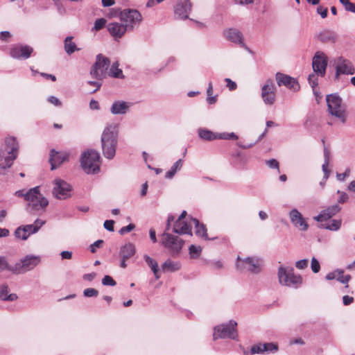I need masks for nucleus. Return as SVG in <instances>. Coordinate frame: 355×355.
<instances>
[{"mask_svg":"<svg viewBox=\"0 0 355 355\" xmlns=\"http://www.w3.org/2000/svg\"><path fill=\"white\" fill-rule=\"evenodd\" d=\"M117 127L110 125L106 127L103 132L101 144L103 155L107 159H112L116 153L117 144Z\"/></svg>","mask_w":355,"mask_h":355,"instance_id":"f257e3e1","label":"nucleus"},{"mask_svg":"<svg viewBox=\"0 0 355 355\" xmlns=\"http://www.w3.org/2000/svg\"><path fill=\"white\" fill-rule=\"evenodd\" d=\"M26 200L28 202L27 209L30 212L42 211L49 205L48 200L40 192L37 187L26 192Z\"/></svg>","mask_w":355,"mask_h":355,"instance_id":"f03ea898","label":"nucleus"},{"mask_svg":"<svg viewBox=\"0 0 355 355\" xmlns=\"http://www.w3.org/2000/svg\"><path fill=\"white\" fill-rule=\"evenodd\" d=\"M263 261L262 259L258 257H248L241 259L238 256L236 267L241 272H248L252 274L257 275L262 270Z\"/></svg>","mask_w":355,"mask_h":355,"instance_id":"7ed1b4c3","label":"nucleus"},{"mask_svg":"<svg viewBox=\"0 0 355 355\" xmlns=\"http://www.w3.org/2000/svg\"><path fill=\"white\" fill-rule=\"evenodd\" d=\"M277 276L279 284L285 286L297 288L302 284V277L300 275H295L293 268L279 266Z\"/></svg>","mask_w":355,"mask_h":355,"instance_id":"20e7f679","label":"nucleus"},{"mask_svg":"<svg viewBox=\"0 0 355 355\" xmlns=\"http://www.w3.org/2000/svg\"><path fill=\"white\" fill-rule=\"evenodd\" d=\"M326 101L329 112L340 120L343 123L346 122V112L342 107V98L338 94H331L327 96Z\"/></svg>","mask_w":355,"mask_h":355,"instance_id":"39448f33","label":"nucleus"},{"mask_svg":"<svg viewBox=\"0 0 355 355\" xmlns=\"http://www.w3.org/2000/svg\"><path fill=\"white\" fill-rule=\"evenodd\" d=\"M100 155L93 150L85 152L80 159L81 166L85 173H95L99 171Z\"/></svg>","mask_w":355,"mask_h":355,"instance_id":"423d86ee","label":"nucleus"},{"mask_svg":"<svg viewBox=\"0 0 355 355\" xmlns=\"http://www.w3.org/2000/svg\"><path fill=\"white\" fill-rule=\"evenodd\" d=\"M110 64L109 58L98 54L96 56V60L91 69V75L98 80H102L107 77V69Z\"/></svg>","mask_w":355,"mask_h":355,"instance_id":"0eeeda50","label":"nucleus"},{"mask_svg":"<svg viewBox=\"0 0 355 355\" xmlns=\"http://www.w3.org/2000/svg\"><path fill=\"white\" fill-rule=\"evenodd\" d=\"M44 224V220L37 219L33 224L21 225L15 230V236L19 239L26 240L31 234L37 232Z\"/></svg>","mask_w":355,"mask_h":355,"instance_id":"6e6552de","label":"nucleus"},{"mask_svg":"<svg viewBox=\"0 0 355 355\" xmlns=\"http://www.w3.org/2000/svg\"><path fill=\"white\" fill-rule=\"evenodd\" d=\"M327 66V57L321 51H317L312 61V67L314 73L322 77L326 73V68Z\"/></svg>","mask_w":355,"mask_h":355,"instance_id":"1a4fd4ad","label":"nucleus"},{"mask_svg":"<svg viewBox=\"0 0 355 355\" xmlns=\"http://www.w3.org/2000/svg\"><path fill=\"white\" fill-rule=\"evenodd\" d=\"M355 73V68L352 62L343 57L336 60L335 80H338L341 74L353 75Z\"/></svg>","mask_w":355,"mask_h":355,"instance_id":"9d476101","label":"nucleus"},{"mask_svg":"<svg viewBox=\"0 0 355 355\" xmlns=\"http://www.w3.org/2000/svg\"><path fill=\"white\" fill-rule=\"evenodd\" d=\"M40 262V259L37 257L27 256L20 262L12 266V272L14 273H23L35 268Z\"/></svg>","mask_w":355,"mask_h":355,"instance_id":"9b49d317","label":"nucleus"},{"mask_svg":"<svg viewBox=\"0 0 355 355\" xmlns=\"http://www.w3.org/2000/svg\"><path fill=\"white\" fill-rule=\"evenodd\" d=\"M261 98L266 105H272L275 101V88L273 80L268 79L261 87Z\"/></svg>","mask_w":355,"mask_h":355,"instance_id":"f8f14e48","label":"nucleus"},{"mask_svg":"<svg viewBox=\"0 0 355 355\" xmlns=\"http://www.w3.org/2000/svg\"><path fill=\"white\" fill-rule=\"evenodd\" d=\"M275 80L278 86H285L293 92H297L300 88V84L297 79L288 75L277 72L275 74Z\"/></svg>","mask_w":355,"mask_h":355,"instance_id":"ddd939ff","label":"nucleus"},{"mask_svg":"<svg viewBox=\"0 0 355 355\" xmlns=\"http://www.w3.org/2000/svg\"><path fill=\"white\" fill-rule=\"evenodd\" d=\"M54 184L53 194L56 198L66 199L70 196L71 187L67 182L60 179H56L54 181Z\"/></svg>","mask_w":355,"mask_h":355,"instance_id":"4468645a","label":"nucleus"},{"mask_svg":"<svg viewBox=\"0 0 355 355\" xmlns=\"http://www.w3.org/2000/svg\"><path fill=\"white\" fill-rule=\"evenodd\" d=\"M120 18L126 23L127 26H130L132 28L141 21V15L136 10H124L121 12Z\"/></svg>","mask_w":355,"mask_h":355,"instance_id":"2eb2a0df","label":"nucleus"},{"mask_svg":"<svg viewBox=\"0 0 355 355\" xmlns=\"http://www.w3.org/2000/svg\"><path fill=\"white\" fill-rule=\"evenodd\" d=\"M32 47L27 45H15L10 50V55L15 59H27L33 53Z\"/></svg>","mask_w":355,"mask_h":355,"instance_id":"dca6fc26","label":"nucleus"},{"mask_svg":"<svg viewBox=\"0 0 355 355\" xmlns=\"http://www.w3.org/2000/svg\"><path fill=\"white\" fill-rule=\"evenodd\" d=\"M289 218L292 224L302 231H306L309 225L302 214L297 209H293L289 212Z\"/></svg>","mask_w":355,"mask_h":355,"instance_id":"f3484780","label":"nucleus"},{"mask_svg":"<svg viewBox=\"0 0 355 355\" xmlns=\"http://www.w3.org/2000/svg\"><path fill=\"white\" fill-rule=\"evenodd\" d=\"M237 325V322L234 320H230L227 323L223 324V339L228 338L239 341Z\"/></svg>","mask_w":355,"mask_h":355,"instance_id":"a211bd4d","label":"nucleus"},{"mask_svg":"<svg viewBox=\"0 0 355 355\" xmlns=\"http://www.w3.org/2000/svg\"><path fill=\"white\" fill-rule=\"evenodd\" d=\"M69 153L65 151L58 152L52 150L50 154V163L51 165V170H54L61 164L69 160Z\"/></svg>","mask_w":355,"mask_h":355,"instance_id":"6ab92c4d","label":"nucleus"},{"mask_svg":"<svg viewBox=\"0 0 355 355\" xmlns=\"http://www.w3.org/2000/svg\"><path fill=\"white\" fill-rule=\"evenodd\" d=\"M162 244L168 249L178 252L182 248V243L178 241V238L168 233L162 234Z\"/></svg>","mask_w":355,"mask_h":355,"instance_id":"aec40b11","label":"nucleus"},{"mask_svg":"<svg viewBox=\"0 0 355 355\" xmlns=\"http://www.w3.org/2000/svg\"><path fill=\"white\" fill-rule=\"evenodd\" d=\"M191 7L189 0H181L175 7V14L180 19H188Z\"/></svg>","mask_w":355,"mask_h":355,"instance_id":"412c9836","label":"nucleus"},{"mask_svg":"<svg viewBox=\"0 0 355 355\" xmlns=\"http://www.w3.org/2000/svg\"><path fill=\"white\" fill-rule=\"evenodd\" d=\"M226 38L235 44H239L241 47L248 50V48L245 46L243 40V34L241 32L236 28H230L226 33Z\"/></svg>","mask_w":355,"mask_h":355,"instance_id":"4be33fe9","label":"nucleus"},{"mask_svg":"<svg viewBox=\"0 0 355 355\" xmlns=\"http://www.w3.org/2000/svg\"><path fill=\"white\" fill-rule=\"evenodd\" d=\"M340 209L341 208L338 205H334L322 211L319 215L315 216L313 218L318 222H323L335 216Z\"/></svg>","mask_w":355,"mask_h":355,"instance_id":"5701e85b","label":"nucleus"},{"mask_svg":"<svg viewBox=\"0 0 355 355\" xmlns=\"http://www.w3.org/2000/svg\"><path fill=\"white\" fill-rule=\"evenodd\" d=\"M107 29L110 35L115 39L121 38L127 31V25L112 22L107 25Z\"/></svg>","mask_w":355,"mask_h":355,"instance_id":"b1692460","label":"nucleus"},{"mask_svg":"<svg viewBox=\"0 0 355 355\" xmlns=\"http://www.w3.org/2000/svg\"><path fill=\"white\" fill-rule=\"evenodd\" d=\"M173 231L179 234H191V226L187 224L184 220H177L173 227Z\"/></svg>","mask_w":355,"mask_h":355,"instance_id":"393cba45","label":"nucleus"},{"mask_svg":"<svg viewBox=\"0 0 355 355\" xmlns=\"http://www.w3.org/2000/svg\"><path fill=\"white\" fill-rule=\"evenodd\" d=\"M198 135L201 139L207 141L222 139V134L215 133L204 128H200L198 130Z\"/></svg>","mask_w":355,"mask_h":355,"instance_id":"a878e982","label":"nucleus"},{"mask_svg":"<svg viewBox=\"0 0 355 355\" xmlns=\"http://www.w3.org/2000/svg\"><path fill=\"white\" fill-rule=\"evenodd\" d=\"M318 39L322 42H334L336 40V35L329 30H323L317 35Z\"/></svg>","mask_w":355,"mask_h":355,"instance_id":"bb28decb","label":"nucleus"},{"mask_svg":"<svg viewBox=\"0 0 355 355\" xmlns=\"http://www.w3.org/2000/svg\"><path fill=\"white\" fill-rule=\"evenodd\" d=\"M130 105L124 101H116L114 102L111 107V112L114 114H125Z\"/></svg>","mask_w":355,"mask_h":355,"instance_id":"cd10ccee","label":"nucleus"},{"mask_svg":"<svg viewBox=\"0 0 355 355\" xmlns=\"http://www.w3.org/2000/svg\"><path fill=\"white\" fill-rule=\"evenodd\" d=\"M18 298L15 293L8 294V286L6 284L0 285V299L4 301L12 302Z\"/></svg>","mask_w":355,"mask_h":355,"instance_id":"c85d7f7f","label":"nucleus"},{"mask_svg":"<svg viewBox=\"0 0 355 355\" xmlns=\"http://www.w3.org/2000/svg\"><path fill=\"white\" fill-rule=\"evenodd\" d=\"M191 223L195 226V233L197 236L207 238V230L203 224H200L199 220L196 218H191Z\"/></svg>","mask_w":355,"mask_h":355,"instance_id":"c756f323","label":"nucleus"},{"mask_svg":"<svg viewBox=\"0 0 355 355\" xmlns=\"http://www.w3.org/2000/svg\"><path fill=\"white\" fill-rule=\"evenodd\" d=\"M6 144L8 148H10V150L8 152V154L10 155H17L19 144L16 140V139L13 137H8L6 139Z\"/></svg>","mask_w":355,"mask_h":355,"instance_id":"7c9ffc66","label":"nucleus"},{"mask_svg":"<svg viewBox=\"0 0 355 355\" xmlns=\"http://www.w3.org/2000/svg\"><path fill=\"white\" fill-rule=\"evenodd\" d=\"M15 159L16 155H10L8 154V156L4 157L0 153V167L1 168H10Z\"/></svg>","mask_w":355,"mask_h":355,"instance_id":"2f4dec72","label":"nucleus"},{"mask_svg":"<svg viewBox=\"0 0 355 355\" xmlns=\"http://www.w3.org/2000/svg\"><path fill=\"white\" fill-rule=\"evenodd\" d=\"M107 76L116 78H124L122 70L119 68L118 62H115L112 64L110 69V71L107 72Z\"/></svg>","mask_w":355,"mask_h":355,"instance_id":"473e14b6","label":"nucleus"},{"mask_svg":"<svg viewBox=\"0 0 355 355\" xmlns=\"http://www.w3.org/2000/svg\"><path fill=\"white\" fill-rule=\"evenodd\" d=\"M342 221L341 220H331V221L326 223H322L320 225V228L329 230L331 231H336L338 230L340 228Z\"/></svg>","mask_w":355,"mask_h":355,"instance_id":"72a5a7b5","label":"nucleus"},{"mask_svg":"<svg viewBox=\"0 0 355 355\" xmlns=\"http://www.w3.org/2000/svg\"><path fill=\"white\" fill-rule=\"evenodd\" d=\"M135 246L128 243L125 245L121 250V254L123 259H128L135 254Z\"/></svg>","mask_w":355,"mask_h":355,"instance_id":"f704fd0d","label":"nucleus"},{"mask_svg":"<svg viewBox=\"0 0 355 355\" xmlns=\"http://www.w3.org/2000/svg\"><path fill=\"white\" fill-rule=\"evenodd\" d=\"M72 37H67L64 40V50L69 55L72 54L75 51L78 50L76 44L72 41Z\"/></svg>","mask_w":355,"mask_h":355,"instance_id":"c9c22d12","label":"nucleus"},{"mask_svg":"<svg viewBox=\"0 0 355 355\" xmlns=\"http://www.w3.org/2000/svg\"><path fill=\"white\" fill-rule=\"evenodd\" d=\"M324 162L322 164V171L324 172V180H327L329 176L330 171L328 169V165L329 162V152L327 148L324 150Z\"/></svg>","mask_w":355,"mask_h":355,"instance_id":"e433bc0d","label":"nucleus"},{"mask_svg":"<svg viewBox=\"0 0 355 355\" xmlns=\"http://www.w3.org/2000/svg\"><path fill=\"white\" fill-rule=\"evenodd\" d=\"M144 259L147 264L151 268L156 279L159 278V275H158V264L156 261L150 258L148 255L144 256Z\"/></svg>","mask_w":355,"mask_h":355,"instance_id":"4c0bfd02","label":"nucleus"},{"mask_svg":"<svg viewBox=\"0 0 355 355\" xmlns=\"http://www.w3.org/2000/svg\"><path fill=\"white\" fill-rule=\"evenodd\" d=\"M179 268V264L171 260L166 261L162 265V269L164 271H175L178 270Z\"/></svg>","mask_w":355,"mask_h":355,"instance_id":"58836bf2","label":"nucleus"},{"mask_svg":"<svg viewBox=\"0 0 355 355\" xmlns=\"http://www.w3.org/2000/svg\"><path fill=\"white\" fill-rule=\"evenodd\" d=\"M336 272H337V280L342 284H347L349 281L351 279V276L349 275H343L344 271L340 269H336ZM346 287H348V285H346Z\"/></svg>","mask_w":355,"mask_h":355,"instance_id":"ea45409f","label":"nucleus"},{"mask_svg":"<svg viewBox=\"0 0 355 355\" xmlns=\"http://www.w3.org/2000/svg\"><path fill=\"white\" fill-rule=\"evenodd\" d=\"M262 348L263 349L264 352L274 353L278 350V345L273 343H266L263 344Z\"/></svg>","mask_w":355,"mask_h":355,"instance_id":"a19ab883","label":"nucleus"},{"mask_svg":"<svg viewBox=\"0 0 355 355\" xmlns=\"http://www.w3.org/2000/svg\"><path fill=\"white\" fill-rule=\"evenodd\" d=\"M189 254L191 255V257L193 259H196L199 257L200 255L202 248L200 246H196L194 245H191L189 247Z\"/></svg>","mask_w":355,"mask_h":355,"instance_id":"79ce46f5","label":"nucleus"},{"mask_svg":"<svg viewBox=\"0 0 355 355\" xmlns=\"http://www.w3.org/2000/svg\"><path fill=\"white\" fill-rule=\"evenodd\" d=\"M12 266L8 263L7 258L5 257H0V271H12Z\"/></svg>","mask_w":355,"mask_h":355,"instance_id":"37998d69","label":"nucleus"},{"mask_svg":"<svg viewBox=\"0 0 355 355\" xmlns=\"http://www.w3.org/2000/svg\"><path fill=\"white\" fill-rule=\"evenodd\" d=\"M318 76L315 73H311L308 77V81L311 87L313 88V90L314 92V94L316 95L317 93L315 92V88L318 86Z\"/></svg>","mask_w":355,"mask_h":355,"instance_id":"c03bdc74","label":"nucleus"},{"mask_svg":"<svg viewBox=\"0 0 355 355\" xmlns=\"http://www.w3.org/2000/svg\"><path fill=\"white\" fill-rule=\"evenodd\" d=\"M262 347H263V344H261V343L252 345L250 349V354H263L264 350L262 348Z\"/></svg>","mask_w":355,"mask_h":355,"instance_id":"a18cd8bd","label":"nucleus"},{"mask_svg":"<svg viewBox=\"0 0 355 355\" xmlns=\"http://www.w3.org/2000/svg\"><path fill=\"white\" fill-rule=\"evenodd\" d=\"M83 294L87 297H96L98 295V291L93 288H89L84 290Z\"/></svg>","mask_w":355,"mask_h":355,"instance_id":"49530a36","label":"nucleus"},{"mask_svg":"<svg viewBox=\"0 0 355 355\" xmlns=\"http://www.w3.org/2000/svg\"><path fill=\"white\" fill-rule=\"evenodd\" d=\"M311 267L312 271L314 273L318 272L320 270V265L319 263V261L315 257H313L311 259Z\"/></svg>","mask_w":355,"mask_h":355,"instance_id":"de8ad7c7","label":"nucleus"},{"mask_svg":"<svg viewBox=\"0 0 355 355\" xmlns=\"http://www.w3.org/2000/svg\"><path fill=\"white\" fill-rule=\"evenodd\" d=\"M102 284L105 286H114L116 285V283L112 277L109 275H105L102 279Z\"/></svg>","mask_w":355,"mask_h":355,"instance_id":"09e8293b","label":"nucleus"},{"mask_svg":"<svg viewBox=\"0 0 355 355\" xmlns=\"http://www.w3.org/2000/svg\"><path fill=\"white\" fill-rule=\"evenodd\" d=\"M266 164L270 168H276L279 172V164L275 159L266 160Z\"/></svg>","mask_w":355,"mask_h":355,"instance_id":"8fccbe9b","label":"nucleus"},{"mask_svg":"<svg viewBox=\"0 0 355 355\" xmlns=\"http://www.w3.org/2000/svg\"><path fill=\"white\" fill-rule=\"evenodd\" d=\"M224 81L226 83V87L229 89L230 91H234L237 88L236 83L232 80L230 78H225Z\"/></svg>","mask_w":355,"mask_h":355,"instance_id":"3c124183","label":"nucleus"},{"mask_svg":"<svg viewBox=\"0 0 355 355\" xmlns=\"http://www.w3.org/2000/svg\"><path fill=\"white\" fill-rule=\"evenodd\" d=\"M106 23V20L103 18L98 19L96 20L94 23V29L96 31L101 30L103 28Z\"/></svg>","mask_w":355,"mask_h":355,"instance_id":"603ef678","label":"nucleus"},{"mask_svg":"<svg viewBox=\"0 0 355 355\" xmlns=\"http://www.w3.org/2000/svg\"><path fill=\"white\" fill-rule=\"evenodd\" d=\"M337 193L340 194V197L338 199V203L343 204V203L346 202L348 200L349 196H348V195L345 192L340 191L338 190L337 191Z\"/></svg>","mask_w":355,"mask_h":355,"instance_id":"864d4df0","label":"nucleus"},{"mask_svg":"<svg viewBox=\"0 0 355 355\" xmlns=\"http://www.w3.org/2000/svg\"><path fill=\"white\" fill-rule=\"evenodd\" d=\"M350 174V169L349 168H346L345 171L343 173L336 174V178L338 181L343 182L345 180L347 177H348Z\"/></svg>","mask_w":355,"mask_h":355,"instance_id":"5fc2aeb1","label":"nucleus"},{"mask_svg":"<svg viewBox=\"0 0 355 355\" xmlns=\"http://www.w3.org/2000/svg\"><path fill=\"white\" fill-rule=\"evenodd\" d=\"M222 337V328L220 326H216L214 329L213 339L217 340Z\"/></svg>","mask_w":355,"mask_h":355,"instance_id":"6e6d98bb","label":"nucleus"},{"mask_svg":"<svg viewBox=\"0 0 355 355\" xmlns=\"http://www.w3.org/2000/svg\"><path fill=\"white\" fill-rule=\"evenodd\" d=\"M307 266H308V260L306 259L299 260L295 263V266L298 269H304V268H306Z\"/></svg>","mask_w":355,"mask_h":355,"instance_id":"4d7b16f0","label":"nucleus"},{"mask_svg":"<svg viewBox=\"0 0 355 355\" xmlns=\"http://www.w3.org/2000/svg\"><path fill=\"white\" fill-rule=\"evenodd\" d=\"M207 95H208V98H207V101L209 103H214L216 102V98L215 97H211V94H212V85L211 83L209 84V87L207 89Z\"/></svg>","mask_w":355,"mask_h":355,"instance_id":"13d9d810","label":"nucleus"},{"mask_svg":"<svg viewBox=\"0 0 355 355\" xmlns=\"http://www.w3.org/2000/svg\"><path fill=\"white\" fill-rule=\"evenodd\" d=\"M103 243V240H98L95 241L93 244L90 246V251L92 253H94L96 250V248H101L102 246V244Z\"/></svg>","mask_w":355,"mask_h":355,"instance_id":"bf43d9fd","label":"nucleus"},{"mask_svg":"<svg viewBox=\"0 0 355 355\" xmlns=\"http://www.w3.org/2000/svg\"><path fill=\"white\" fill-rule=\"evenodd\" d=\"M114 220H107L104 222L103 226L107 230L113 232L114 231Z\"/></svg>","mask_w":355,"mask_h":355,"instance_id":"052dcab7","label":"nucleus"},{"mask_svg":"<svg viewBox=\"0 0 355 355\" xmlns=\"http://www.w3.org/2000/svg\"><path fill=\"white\" fill-rule=\"evenodd\" d=\"M135 228V225L134 224L130 223L127 226L123 227L120 230L119 232L121 234H123L126 232H129L133 230Z\"/></svg>","mask_w":355,"mask_h":355,"instance_id":"680f3d73","label":"nucleus"},{"mask_svg":"<svg viewBox=\"0 0 355 355\" xmlns=\"http://www.w3.org/2000/svg\"><path fill=\"white\" fill-rule=\"evenodd\" d=\"M317 12L324 19L327 16L328 10L322 6H318L317 8Z\"/></svg>","mask_w":355,"mask_h":355,"instance_id":"e2e57ef3","label":"nucleus"},{"mask_svg":"<svg viewBox=\"0 0 355 355\" xmlns=\"http://www.w3.org/2000/svg\"><path fill=\"white\" fill-rule=\"evenodd\" d=\"M48 101L55 105V106H61L62 105V103L61 101L55 96H50L49 98H48Z\"/></svg>","mask_w":355,"mask_h":355,"instance_id":"0e129e2a","label":"nucleus"},{"mask_svg":"<svg viewBox=\"0 0 355 355\" xmlns=\"http://www.w3.org/2000/svg\"><path fill=\"white\" fill-rule=\"evenodd\" d=\"M347 11L355 12V3L350 2L349 1L343 5Z\"/></svg>","mask_w":355,"mask_h":355,"instance_id":"69168bd1","label":"nucleus"},{"mask_svg":"<svg viewBox=\"0 0 355 355\" xmlns=\"http://www.w3.org/2000/svg\"><path fill=\"white\" fill-rule=\"evenodd\" d=\"M11 37V34L8 31H2L0 33V40L6 42Z\"/></svg>","mask_w":355,"mask_h":355,"instance_id":"338daca9","label":"nucleus"},{"mask_svg":"<svg viewBox=\"0 0 355 355\" xmlns=\"http://www.w3.org/2000/svg\"><path fill=\"white\" fill-rule=\"evenodd\" d=\"M182 160L181 159H179L176 162L174 163V164L171 166V168L175 171L176 172L182 166Z\"/></svg>","mask_w":355,"mask_h":355,"instance_id":"774afa93","label":"nucleus"}]
</instances>
